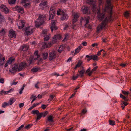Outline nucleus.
Segmentation results:
<instances>
[{
	"instance_id": "obj_1",
	"label": "nucleus",
	"mask_w": 131,
	"mask_h": 131,
	"mask_svg": "<svg viewBox=\"0 0 131 131\" xmlns=\"http://www.w3.org/2000/svg\"><path fill=\"white\" fill-rule=\"evenodd\" d=\"M112 5L111 2L110 0H107L105 7L103 8L104 12H106L109 13L110 15L109 17H106L105 19L102 21L101 24L99 25L97 28V31L99 32L102 29H105L106 28V24L108 20L111 19V15L112 14Z\"/></svg>"
},
{
	"instance_id": "obj_2",
	"label": "nucleus",
	"mask_w": 131,
	"mask_h": 131,
	"mask_svg": "<svg viewBox=\"0 0 131 131\" xmlns=\"http://www.w3.org/2000/svg\"><path fill=\"white\" fill-rule=\"evenodd\" d=\"M46 19V17L44 15H39L35 21V25L36 27L38 28L43 25Z\"/></svg>"
},
{
	"instance_id": "obj_3",
	"label": "nucleus",
	"mask_w": 131,
	"mask_h": 131,
	"mask_svg": "<svg viewBox=\"0 0 131 131\" xmlns=\"http://www.w3.org/2000/svg\"><path fill=\"white\" fill-rule=\"evenodd\" d=\"M34 28L32 26H28L25 29V34L27 35L31 34L33 32Z\"/></svg>"
},
{
	"instance_id": "obj_4",
	"label": "nucleus",
	"mask_w": 131,
	"mask_h": 131,
	"mask_svg": "<svg viewBox=\"0 0 131 131\" xmlns=\"http://www.w3.org/2000/svg\"><path fill=\"white\" fill-rule=\"evenodd\" d=\"M12 9L14 10L17 11L18 12L21 14H23L24 12V8L20 6H16L12 8Z\"/></svg>"
},
{
	"instance_id": "obj_5",
	"label": "nucleus",
	"mask_w": 131,
	"mask_h": 131,
	"mask_svg": "<svg viewBox=\"0 0 131 131\" xmlns=\"http://www.w3.org/2000/svg\"><path fill=\"white\" fill-rule=\"evenodd\" d=\"M56 11V10L54 9L53 7H51L49 12V20L53 18Z\"/></svg>"
},
{
	"instance_id": "obj_6",
	"label": "nucleus",
	"mask_w": 131,
	"mask_h": 131,
	"mask_svg": "<svg viewBox=\"0 0 131 131\" xmlns=\"http://www.w3.org/2000/svg\"><path fill=\"white\" fill-rule=\"evenodd\" d=\"M0 10L5 14H7L9 13L10 10L5 5H1L0 7Z\"/></svg>"
},
{
	"instance_id": "obj_7",
	"label": "nucleus",
	"mask_w": 131,
	"mask_h": 131,
	"mask_svg": "<svg viewBox=\"0 0 131 131\" xmlns=\"http://www.w3.org/2000/svg\"><path fill=\"white\" fill-rule=\"evenodd\" d=\"M86 2L87 3L92 5V10L94 12H95L96 8L95 7L96 2L94 1V0H86Z\"/></svg>"
},
{
	"instance_id": "obj_8",
	"label": "nucleus",
	"mask_w": 131,
	"mask_h": 131,
	"mask_svg": "<svg viewBox=\"0 0 131 131\" xmlns=\"http://www.w3.org/2000/svg\"><path fill=\"white\" fill-rule=\"evenodd\" d=\"M57 53V51H53L49 53V59L50 60H51L55 58Z\"/></svg>"
},
{
	"instance_id": "obj_9",
	"label": "nucleus",
	"mask_w": 131,
	"mask_h": 131,
	"mask_svg": "<svg viewBox=\"0 0 131 131\" xmlns=\"http://www.w3.org/2000/svg\"><path fill=\"white\" fill-rule=\"evenodd\" d=\"M61 37L60 35L54 36L52 37V43H54L59 40Z\"/></svg>"
},
{
	"instance_id": "obj_10",
	"label": "nucleus",
	"mask_w": 131,
	"mask_h": 131,
	"mask_svg": "<svg viewBox=\"0 0 131 131\" xmlns=\"http://www.w3.org/2000/svg\"><path fill=\"white\" fill-rule=\"evenodd\" d=\"M82 13L84 14H88L90 13V12L88 7L83 6L81 8Z\"/></svg>"
},
{
	"instance_id": "obj_11",
	"label": "nucleus",
	"mask_w": 131,
	"mask_h": 131,
	"mask_svg": "<svg viewBox=\"0 0 131 131\" xmlns=\"http://www.w3.org/2000/svg\"><path fill=\"white\" fill-rule=\"evenodd\" d=\"M56 22V21L55 20H52L51 21L50 29L52 31L53 30H56L57 29V27L55 25Z\"/></svg>"
},
{
	"instance_id": "obj_12",
	"label": "nucleus",
	"mask_w": 131,
	"mask_h": 131,
	"mask_svg": "<svg viewBox=\"0 0 131 131\" xmlns=\"http://www.w3.org/2000/svg\"><path fill=\"white\" fill-rule=\"evenodd\" d=\"M25 22L24 20H22L18 21L17 25L19 29L22 28L24 26Z\"/></svg>"
},
{
	"instance_id": "obj_13",
	"label": "nucleus",
	"mask_w": 131,
	"mask_h": 131,
	"mask_svg": "<svg viewBox=\"0 0 131 131\" xmlns=\"http://www.w3.org/2000/svg\"><path fill=\"white\" fill-rule=\"evenodd\" d=\"M27 66V64L25 62H24L20 63L18 68L19 71H20L22 70L26 67Z\"/></svg>"
},
{
	"instance_id": "obj_14",
	"label": "nucleus",
	"mask_w": 131,
	"mask_h": 131,
	"mask_svg": "<svg viewBox=\"0 0 131 131\" xmlns=\"http://www.w3.org/2000/svg\"><path fill=\"white\" fill-rule=\"evenodd\" d=\"M73 23H74L77 21L79 16V14L78 13H73Z\"/></svg>"
},
{
	"instance_id": "obj_15",
	"label": "nucleus",
	"mask_w": 131,
	"mask_h": 131,
	"mask_svg": "<svg viewBox=\"0 0 131 131\" xmlns=\"http://www.w3.org/2000/svg\"><path fill=\"white\" fill-rule=\"evenodd\" d=\"M9 36L11 38L15 37L16 36L15 31L13 29L10 30L9 31Z\"/></svg>"
},
{
	"instance_id": "obj_16",
	"label": "nucleus",
	"mask_w": 131,
	"mask_h": 131,
	"mask_svg": "<svg viewBox=\"0 0 131 131\" xmlns=\"http://www.w3.org/2000/svg\"><path fill=\"white\" fill-rule=\"evenodd\" d=\"M97 14L98 15L97 17L100 20H102L104 17V14L101 13L100 10H99L97 12Z\"/></svg>"
},
{
	"instance_id": "obj_17",
	"label": "nucleus",
	"mask_w": 131,
	"mask_h": 131,
	"mask_svg": "<svg viewBox=\"0 0 131 131\" xmlns=\"http://www.w3.org/2000/svg\"><path fill=\"white\" fill-rule=\"evenodd\" d=\"M18 68V65H16L12 68H10L9 70V71L12 73H15L17 71Z\"/></svg>"
},
{
	"instance_id": "obj_18",
	"label": "nucleus",
	"mask_w": 131,
	"mask_h": 131,
	"mask_svg": "<svg viewBox=\"0 0 131 131\" xmlns=\"http://www.w3.org/2000/svg\"><path fill=\"white\" fill-rule=\"evenodd\" d=\"M40 8L42 9H44V8L47 6V2L42 1L39 5Z\"/></svg>"
},
{
	"instance_id": "obj_19",
	"label": "nucleus",
	"mask_w": 131,
	"mask_h": 131,
	"mask_svg": "<svg viewBox=\"0 0 131 131\" xmlns=\"http://www.w3.org/2000/svg\"><path fill=\"white\" fill-rule=\"evenodd\" d=\"M52 42H48L47 43L44 42L42 45V48L44 49L46 48L49 47L52 45Z\"/></svg>"
},
{
	"instance_id": "obj_20",
	"label": "nucleus",
	"mask_w": 131,
	"mask_h": 131,
	"mask_svg": "<svg viewBox=\"0 0 131 131\" xmlns=\"http://www.w3.org/2000/svg\"><path fill=\"white\" fill-rule=\"evenodd\" d=\"M68 18V16L65 12L61 16V19L62 20L67 19Z\"/></svg>"
},
{
	"instance_id": "obj_21",
	"label": "nucleus",
	"mask_w": 131,
	"mask_h": 131,
	"mask_svg": "<svg viewBox=\"0 0 131 131\" xmlns=\"http://www.w3.org/2000/svg\"><path fill=\"white\" fill-rule=\"evenodd\" d=\"M13 89H11L7 91H4L3 90H2L1 91V94H7L13 91Z\"/></svg>"
},
{
	"instance_id": "obj_22",
	"label": "nucleus",
	"mask_w": 131,
	"mask_h": 131,
	"mask_svg": "<svg viewBox=\"0 0 131 131\" xmlns=\"http://www.w3.org/2000/svg\"><path fill=\"white\" fill-rule=\"evenodd\" d=\"M5 58L4 57L0 54V66L4 64V61L5 60Z\"/></svg>"
},
{
	"instance_id": "obj_23",
	"label": "nucleus",
	"mask_w": 131,
	"mask_h": 131,
	"mask_svg": "<svg viewBox=\"0 0 131 131\" xmlns=\"http://www.w3.org/2000/svg\"><path fill=\"white\" fill-rule=\"evenodd\" d=\"M90 19V18L88 17L87 16L84 18L81 17V20L82 21H86V24H87L89 23V20Z\"/></svg>"
},
{
	"instance_id": "obj_24",
	"label": "nucleus",
	"mask_w": 131,
	"mask_h": 131,
	"mask_svg": "<svg viewBox=\"0 0 131 131\" xmlns=\"http://www.w3.org/2000/svg\"><path fill=\"white\" fill-rule=\"evenodd\" d=\"M64 12L63 10L58 9L57 10V14L58 15H60L61 16Z\"/></svg>"
},
{
	"instance_id": "obj_25",
	"label": "nucleus",
	"mask_w": 131,
	"mask_h": 131,
	"mask_svg": "<svg viewBox=\"0 0 131 131\" xmlns=\"http://www.w3.org/2000/svg\"><path fill=\"white\" fill-rule=\"evenodd\" d=\"M82 48V47L80 46H79L77 48L75 49V51L74 53V55L78 53L81 50Z\"/></svg>"
},
{
	"instance_id": "obj_26",
	"label": "nucleus",
	"mask_w": 131,
	"mask_h": 131,
	"mask_svg": "<svg viewBox=\"0 0 131 131\" xmlns=\"http://www.w3.org/2000/svg\"><path fill=\"white\" fill-rule=\"evenodd\" d=\"M48 29H46L43 30L41 34L42 36H43L44 35L45 36L47 35L48 34H49L48 32Z\"/></svg>"
},
{
	"instance_id": "obj_27",
	"label": "nucleus",
	"mask_w": 131,
	"mask_h": 131,
	"mask_svg": "<svg viewBox=\"0 0 131 131\" xmlns=\"http://www.w3.org/2000/svg\"><path fill=\"white\" fill-rule=\"evenodd\" d=\"M28 46L23 45L20 47V49L21 51H25L27 50L28 49Z\"/></svg>"
},
{
	"instance_id": "obj_28",
	"label": "nucleus",
	"mask_w": 131,
	"mask_h": 131,
	"mask_svg": "<svg viewBox=\"0 0 131 131\" xmlns=\"http://www.w3.org/2000/svg\"><path fill=\"white\" fill-rule=\"evenodd\" d=\"M16 99L14 97L10 99L8 103L10 105H11L16 101Z\"/></svg>"
},
{
	"instance_id": "obj_29",
	"label": "nucleus",
	"mask_w": 131,
	"mask_h": 131,
	"mask_svg": "<svg viewBox=\"0 0 131 131\" xmlns=\"http://www.w3.org/2000/svg\"><path fill=\"white\" fill-rule=\"evenodd\" d=\"M85 72V70L83 69L80 71H79L78 74L79 75V76L82 77L83 76V74Z\"/></svg>"
},
{
	"instance_id": "obj_30",
	"label": "nucleus",
	"mask_w": 131,
	"mask_h": 131,
	"mask_svg": "<svg viewBox=\"0 0 131 131\" xmlns=\"http://www.w3.org/2000/svg\"><path fill=\"white\" fill-rule=\"evenodd\" d=\"M42 56L43 59L45 60L47 58L48 54L47 52H43L42 53Z\"/></svg>"
},
{
	"instance_id": "obj_31",
	"label": "nucleus",
	"mask_w": 131,
	"mask_h": 131,
	"mask_svg": "<svg viewBox=\"0 0 131 131\" xmlns=\"http://www.w3.org/2000/svg\"><path fill=\"white\" fill-rule=\"evenodd\" d=\"M82 63V62L81 61H79L77 64L76 65L74 69H76L77 68L80 67Z\"/></svg>"
},
{
	"instance_id": "obj_32",
	"label": "nucleus",
	"mask_w": 131,
	"mask_h": 131,
	"mask_svg": "<svg viewBox=\"0 0 131 131\" xmlns=\"http://www.w3.org/2000/svg\"><path fill=\"white\" fill-rule=\"evenodd\" d=\"M43 37H44V40L45 41H47L49 39L50 37V34H48L46 35H44Z\"/></svg>"
},
{
	"instance_id": "obj_33",
	"label": "nucleus",
	"mask_w": 131,
	"mask_h": 131,
	"mask_svg": "<svg viewBox=\"0 0 131 131\" xmlns=\"http://www.w3.org/2000/svg\"><path fill=\"white\" fill-rule=\"evenodd\" d=\"M3 15L0 14V22L1 23L5 21Z\"/></svg>"
},
{
	"instance_id": "obj_34",
	"label": "nucleus",
	"mask_w": 131,
	"mask_h": 131,
	"mask_svg": "<svg viewBox=\"0 0 131 131\" xmlns=\"http://www.w3.org/2000/svg\"><path fill=\"white\" fill-rule=\"evenodd\" d=\"M38 68H34L31 69V71L34 73H35L37 72L39 70Z\"/></svg>"
},
{
	"instance_id": "obj_35",
	"label": "nucleus",
	"mask_w": 131,
	"mask_h": 131,
	"mask_svg": "<svg viewBox=\"0 0 131 131\" xmlns=\"http://www.w3.org/2000/svg\"><path fill=\"white\" fill-rule=\"evenodd\" d=\"M34 57L35 58V59H36L39 57V56L38 53V51H36L34 53Z\"/></svg>"
},
{
	"instance_id": "obj_36",
	"label": "nucleus",
	"mask_w": 131,
	"mask_h": 131,
	"mask_svg": "<svg viewBox=\"0 0 131 131\" xmlns=\"http://www.w3.org/2000/svg\"><path fill=\"white\" fill-rule=\"evenodd\" d=\"M37 119L36 120V121L37 122L38 120L40 119L42 116L41 113H39L37 115Z\"/></svg>"
},
{
	"instance_id": "obj_37",
	"label": "nucleus",
	"mask_w": 131,
	"mask_h": 131,
	"mask_svg": "<svg viewBox=\"0 0 131 131\" xmlns=\"http://www.w3.org/2000/svg\"><path fill=\"white\" fill-rule=\"evenodd\" d=\"M79 77V75L78 73L77 74L76 76L74 74H73V75L72 77V79L73 80H75L78 78V77Z\"/></svg>"
},
{
	"instance_id": "obj_38",
	"label": "nucleus",
	"mask_w": 131,
	"mask_h": 131,
	"mask_svg": "<svg viewBox=\"0 0 131 131\" xmlns=\"http://www.w3.org/2000/svg\"><path fill=\"white\" fill-rule=\"evenodd\" d=\"M9 105L8 103L5 102L2 104V107L3 108H5L6 106H8Z\"/></svg>"
},
{
	"instance_id": "obj_39",
	"label": "nucleus",
	"mask_w": 131,
	"mask_h": 131,
	"mask_svg": "<svg viewBox=\"0 0 131 131\" xmlns=\"http://www.w3.org/2000/svg\"><path fill=\"white\" fill-rule=\"evenodd\" d=\"M23 5L25 8L28 7L30 6V3L29 2H28L26 4H23Z\"/></svg>"
},
{
	"instance_id": "obj_40",
	"label": "nucleus",
	"mask_w": 131,
	"mask_h": 131,
	"mask_svg": "<svg viewBox=\"0 0 131 131\" xmlns=\"http://www.w3.org/2000/svg\"><path fill=\"white\" fill-rule=\"evenodd\" d=\"M14 58H10L7 61L9 63V64H10L12 63V62L14 61Z\"/></svg>"
},
{
	"instance_id": "obj_41",
	"label": "nucleus",
	"mask_w": 131,
	"mask_h": 131,
	"mask_svg": "<svg viewBox=\"0 0 131 131\" xmlns=\"http://www.w3.org/2000/svg\"><path fill=\"white\" fill-rule=\"evenodd\" d=\"M16 0H8V3L10 4H14Z\"/></svg>"
},
{
	"instance_id": "obj_42",
	"label": "nucleus",
	"mask_w": 131,
	"mask_h": 131,
	"mask_svg": "<svg viewBox=\"0 0 131 131\" xmlns=\"http://www.w3.org/2000/svg\"><path fill=\"white\" fill-rule=\"evenodd\" d=\"M53 117L52 116H50L48 117L47 121H49L50 122H53Z\"/></svg>"
},
{
	"instance_id": "obj_43",
	"label": "nucleus",
	"mask_w": 131,
	"mask_h": 131,
	"mask_svg": "<svg viewBox=\"0 0 131 131\" xmlns=\"http://www.w3.org/2000/svg\"><path fill=\"white\" fill-rule=\"evenodd\" d=\"M64 47L63 45H61L60 46L58 50V52H61L64 49Z\"/></svg>"
},
{
	"instance_id": "obj_44",
	"label": "nucleus",
	"mask_w": 131,
	"mask_h": 131,
	"mask_svg": "<svg viewBox=\"0 0 131 131\" xmlns=\"http://www.w3.org/2000/svg\"><path fill=\"white\" fill-rule=\"evenodd\" d=\"M33 59V58L32 56H31L29 58V60L28 61V62L30 65L32 63V61Z\"/></svg>"
},
{
	"instance_id": "obj_45",
	"label": "nucleus",
	"mask_w": 131,
	"mask_h": 131,
	"mask_svg": "<svg viewBox=\"0 0 131 131\" xmlns=\"http://www.w3.org/2000/svg\"><path fill=\"white\" fill-rule=\"evenodd\" d=\"M109 123L110 125H113L115 124V122L114 121L110 120L109 121Z\"/></svg>"
},
{
	"instance_id": "obj_46",
	"label": "nucleus",
	"mask_w": 131,
	"mask_h": 131,
	"mask_svg": "<svg viewBox=\"0 0 131 131\" xmlns=\"http://www.w3.org/2000/svg\"><path fill=\"white\" fill-rule=\"evenodd\" d=\"M120 96L121 98L124 99L125 101H127L128 100V99H127L126 97H125L122 94H120Z\"/></svg>"
},
{
	"instance_id": "obj_47",
	"label": "nucleus",
	"mask_w": 131,
	"mask_h": 131,
	"mask_svg": "<svg viewBox=\"0 0 131 131\" xmlns=\"http://www.w3.org/2000/svg\"><path fill=\"white\" fill-rule=\"evenodd\" d=\"M130 15H131L130 13H129L128 12H126L125 13L124 16L126 17H128Z\"/></svg>"
},
{
	"instance_id": "obj_48",
	"label": "nucleus",
	"mask_w": 131,
	"mask_h": 131,
	"mask_svg": "<svg viewBox=\"0 0 131 131\" xmlns=\"http://www.w3.org/2000/svg\"><path fill=\"white\" fill-rule=\"evenodd\" d=\"M32 112L33 114H36L37 115L39 113V111L38 110H33Z\"/></svg>"
},
{
	"instance_id": "obj_49",
	"label": "nucleus",
	"mask_w": 131,
	"mask_h": 131,
	"mask_svg": "<svg viewBox=\"0 0 131 131\" xmlns=\"http://www.w3.org/2000/svg\"><path fill=\"white\" fill-rule=\"evenodd\" d=\"M48 112L47 111L41 113L43 117H45L48 114Z\"/></svg>"
},
{
	"instance_id": "obj_50",
	"label": "nucleus",
	"mask_w": 131,
	"mask_h": 131,
	"mask_svg": "<svg viewBox=\"0 0 131 131\" xmlns=\"http://www.w3.org/2000/svg\"><path fill=\"white\" fill-rule=\"evenodd\" d=\"M25 87V85L23 84V86L21 88V89H20V91L19 92V93L20 94H21L22 93V91L24 89V88Z\"/></svg>"
},
{
	"instance_id": "obj_51",
	"label": "nucleus",
	"mask_w": 131,
	"mask_h": 131,
	"mask_svg": "<svg viewBox=\"0 0 131 131\" xmlns=\"http://www.w3.org/2000/svg\"><path fill=\"white\" fill-rule=\"evenodd\" d=\"M25 87V85L23 84V86L21 88V89H20V91L19 92V93L20 94H21L22 93V91L24 89V88Z\"/></svg>"
},
{
	"instance_id": "obj_52",
	"label": "nucleus",
	"mask_w": 131,
	"mask_h": 131,
	"mask_svg": "<svg viewBox=\"0 0 131 131\" xmlns=\"http://www.w3.org/2000/svg\"><path fill=\"white\" fill-rule=\"evenodd\" d=\"M86 57L88 58L87 59L88 61H89L91 59H92V56H89L88 55H87L86 56Z\"/></svg>"
},
{
	"instance_id": "obj_53",
	"label": "nucleus",
	"mask_w": 131,
	"mask_h": 131,
	"mask_svg": "<svg viewBox=\"0 0 131 131\" xmlns=\"http://www.w3.org/2000/svg\"><path fill=\"white\" fill-rule=\"evenodd\" d=\"M5 33V31L4 29H2L0 31V34L1 35H4Z\"/></svg>"
},
{
	"instance_id": "obj_54",
	"label": "nucleus",
	"mask_w": 131,
	"mask_h": 131,
	"mask_svg": "<svg viewBox=\"0 0 131 131\" xmlns=\"http://www.w3.org/2000/svg\"><path fill=\"white\" fill-rule=\"evenodd\" d=\"M28 2H29V0H22L21 2V3L23 5Z\"/></svg>"
},
{
	"instance_id": "obj_55",
	"label": "nucleus",
	"mask_w": 131,
	"mask_h": 131,
	"mask_svg": "<svg viewBox=\"0 0 131 131\" xmlns=\"http://www.w3.org/2000/svg\"><path fill=\"white\" fill-rule=\"evenodd\" d=\"M92 59L94 60L97 61L98 60V57L97 56L94 55L92 56Z\"/></svg>"
},
{
	"instance_id": "obj_56",
	"label": "nucleus",
	"mask_w": 131,
	"mask_h": 131,
	"mask_svg": "<svg viewBox=\"0 0 131 131\" xmlns=\"http://www.w3.org/2000/svg\"><path fill=\"white\" fill-rule=\"evenodd\" d=\"M54 96L53 95H50V96L48 100V101H51L54 98Z\"/></svg>"
},
{
	"instance_id": "obj_57",
	"label": "nucleus",
	"mask_w": 131,
	"mask_h": 131,
	"mask_svg": "<svg viewBox=\"0 0 131 131\" xmlns=\"http://www.w3.org/2000/svg\"><path fill=\"white\" fill-rule=\"evenodd\" d=\"M122 93L125 95H127L129 94V92L128 91H123Z\"/></svg>"
},
{
	"instance_id": "obj_58",
	"label": "nucleus",
	"mask_w": 131,
	"mask_h": 131,
	"mask_svg": "<svg viewBox=\"0 0 131 131\" xmlns=\"http://www.w3.org/2000/svg\"><path fill=\"white\" fill-rule=\"evenodd\" d=\"M32 126V124H29L27 126H26L25 127V128L26 129H27L30 128Z\"/></svg>"
},
{
	"instance_id": "obj_59",
	"label": "nucleus",
	"mask_w": 131,
	"mask_h": 131,
	"mask_svg": "<svg viewBox=\"0 0 131 131\" xmlns=\"http://www.w3.org/2000/svg\"><path fill=\"white\" fill-rule=\"evenodd\" d=\"M24 125H21L18 128V129L16 131H18L19 130H20L21 129L24 127Z\"/></svg>"
},
{
	"instance_id": "obj_60",
	"label": "nucleus",
	"mask_w": 131,
	"mask_h": 131,
	"mask_svg": "<svg viewBox=\"0 0 131 131\" xmlns=\"http://www.w3.org/2000/svg\"><path fill=\"white\" fill-rule=\"evenodd\" d=\"M32 97H34V99L32 100L31 102V104H32L33 102L36 100V98H37L36 97V96L32 95Z\"/></svg>"
},
{
	"instance_id": "obj_61",
	"label": "nucleus",
	"mask_w": 131,
	"mask_h": 131,
	"mask_svg": "<svg viewBox=\"0 0 131 131\" xmlns=\"http://www.w3.org/2000/svg\"><path fill=\"white\" fill-rule=\"evenodd\" d=\"M65 26L63 27V29L64 30H66L68 28V26L67 24H64Z\"/></svg>"
},
{
	"instance_id": "obj_62",
	"label": "nucleus",
	"mask_w": 131,
	"mask_h": 131,
	"mask_svg": "<svg viewBox=\"0 0 131 131\" xmlns=\"http://www.w3.org/2000/svg\"><path fill=\"white\" fill-rule=\"evenodd\" d=\"M98 68V66H96L95 67H94L92 70V71L93 72L95 70H96L97 69V68Z\"/></svg>"
},
{
	"instance_id": "obj_63",
	"label": "nucleus",
	"mask_w": 131,
	"mask_h": 131,
	"mask_svg": "<svg viewBox=\"0 0 131 131\" xmlns=\"http://www.w3.org/2000/svg\"><path fill=\"white\" fill-rule=\"evenodd\" d=\"M24 105V103H22L19 104V106L20 108H21L23 107Z\"/></svg>"
},
{
	"instance_id": "obj_64",
	"label": "nucleus",
	"mask_w": 131,
	"mask_h": 131,
	"mask_svg": "<svg viewBox=\"0 0 131 131\" xmlns=\"http://www.w3.org/2000/svg\"><path fill=\"white\" fill-rule=\"evenodd\" d=\"M41 107L44 110L46 108V106L45 105L43 104L41 105Z\"/></svg>"
}]
</instances>
